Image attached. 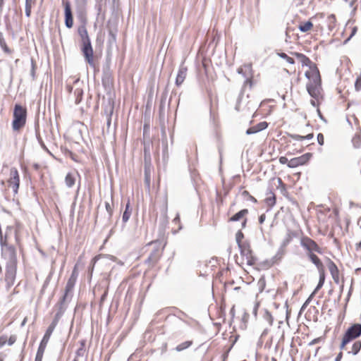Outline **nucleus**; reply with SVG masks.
Returning <instances> with one entry per match:
<instances>
[{"instance_id":"obj_22","label":"nucleus","mask_w":361,"mask_h":361,"mask_svg":"<svg viewBox=\"0 0 361 361\" xmlns=\"http://www.w3.org/2000/svg\"><path fill=\"white\" fill-rule=\"evenodd\" d=\"M296 236V233L293 231H291V230H288L283 241H282V243H281V247H286L291 241L293 239V238H295Z\"/></svg>"},{"instance_id":"obj_17","label":"nucleus","mask_w":361,"mask_h":361,"mask_svg":"<svg viewBox=\"0 0 361 361\" xmlns=\"http://www.w3.org/2000/svg\"><path fill=\"white\" fill-rule=\"evenodd\" d=\"M188 68L184 65H180L176 78V85L180 86L184 82L187 75Z\"/></svg>"},{"instance_id":"obj_7","label":"nucleus","mask_w":361,"mask_h":361,"mask_svg":"<svg viewBox=\"0 0 361 361\" xmlns=\"http://www.w3.org/2000/svg\"><path fill=\"white\" fill-rule=\"evenodd\" d=\"M151 244L154 245V249L145 260V263L154 266L159 260L162 255L163 248H161L159 242H152Z\"/></svg>"},{"instance_id":"obj_48","label":"nucleus","mask_w":361,"mask_h":361,"mask_svg":"<svg viewBox=\"0 0 361 361\" xmlns=\"http://www.w3.org/2000/svg\"><path fill=\"white\" fill-rule=\"evenodd\" d=\"M350 342V341H349V340H348L347 338H345L343 336V339H342V341H341V345H340V349H341V350H346L345 346H346V345H347L348 343H349Z\"/></svg>"},{"instance_id":"obj_32","label":"nucleus","mask_w":361,"mask_h":361,"mask_svg":"<svg viewBox=\"0 0 361 361\" xmlns=\"http://www.w3.org/2000/svg\"><path fill=\"white\" fill-rule=\"evenodd\" d=\"M85 349L83 347H80L76 353L75 357L74 359H78L79 361H82V360H85Z\"/></svg>"},{"instance_id":"obj_18","label":"nucleus","mask_w":361,"mask_h":361,"mask_svg":"<svg viewBox=\"0 0 361 361\" xmlns=\"http://www.w3.org/2000/svg\"><path fill=\"white\" fill-rule=\"evenodd\" d=\"M268 125H269L268 123L266 121L260 122V123H257L256 126L249 128L246 130V134L252 135V134H255L258 132H260V131L266 129L268 127Z\"/></svg>"},{"instance_id":"obj_9","label":"nucleus","mask_w":361,"mask_h":361,"mask_svg":"<svg viewBox=\"0 0 361 361\" xmlns=\"http://www.w3.org/2000/svg\"><path fill=\"white\" fill-rule=\"evenodd\" d=\"M59 321V314L57 315H55L51 323L47 328V331L39 343L40 346H42L44 348L47 347L49 340L53 331H54L56 326H57Z\"/></svg>"},{"instance_id":"obj_5","label":"nucleus","mask_w":361,"mask_h":361,"mask_svg":"<svg viewBox=\"0 0 361 361\" xmlns=\"http://www.w3.org/2000/svg\"><path fill=\"white\" fill-rule=\"evenodd\" d=\"M308 94L317 101L322 98V80L309 81L306 85Z\"/></svg>"},{"instance_id":"obj_25","label":"nucleus","mask_w":361,"mask_h":361,"mask_svg":"<svg viewBox=\"0 0 361 361\" xmlns=\"http://www.w3.org/2000/svg\"><path fill=\"white\" fill-rule=\"evenodd\" d=\"M318 272L319 274V280L317 287L315 288L314 290L312 293L313 295L315 294L320 288H322L325 281L324 269L322 271H318Z\"/></svg>"},{"instance_id":"obj_39","label":"nucleus","mask_w":361,"mask_h":361,"mask_svg":"<svg viewBox=\"0 0 361 361\" xmlns=\"http://www.w3.org/2000/svg\"><path fill=\"white\" fill-rule=\"evenodd\" d=\"M35 2H33V1H25V16L29 18L31 15V9H32V5L35 4Z\"/></svg>"},{"instance_id":"obj_13","label":"nucleus","mask_w":361,"mask_h":361,"mask_svg":"<svg viewBox=\"0 0 361 361\" xmlns=\"http://www.w3.org/2000/svg\"><path fill=\"white\" fill-rule=\"evenodd\" d=\"M307 66L309 67L310 70L305 72V77L309 79L310 81L322 80L319 69L316 64L312 62L311 64L308 65Z\"/></svg>"},{"instance_id":"obj_12","label":"nucleus","mask_w":361,"mask_h":361,"mask_svg":"<svg viewBox=\"0 0 361 361\" xmlns=\"http://www.w3.org/2000/svg\"><path fill=\"white\" fill-rule=\"evenodd\" d=\"M64 6V16H65V25L67 28L70 29L73 25V18L71 11V4L68 1H63Z\"/></svg>"},{"instance_id":"obj_20","label":"nucleus","mask_w":361,"mask_h":361,"mask_svg":"<svg viewBox=\"0 0 361 361\" xmlns=\"http://www.w3.org/2000/svg\"><path fill=\"white\" fill-rule=\"evenodd\" d=\"M68 296L63 295V297L60 299L59 302L56 304V307H58V312L56 313L55 315H57L59 314V319L63 315V312L66 310V300L67 299Z\"/></svg>"},{"instance_id":"obj_62","label":"nucleus","mask_w":361,"mask_h":361,"mask_svg":"<svg viewBox=\"0 0 361 361\" xmlns=\"http://www.w3.org/2000/svg\"><path fill=\"white\" fill-rule=\"evenodd\" d=\"M343 357L342 352H340L335 358V361H341Z\"/></svg>"},{"instance_id":"obj_26","label":"nucleus","mask_w":361,"mask_h":361,"mask_svg":"<svg viewBox=\"0 0 361 361\" xmlns=\"http://www.w3.org/2000/svg\"><path fill=\"white\" fill-rule=\"evenodd\" d=\"M101 258H106V259H110V260L114 261V262L116 260V257L113 256V255H97V256H95L92 259V262H91V263L92 264V269H93L95 263L97 262V261L99 260Z\"/></svg>"},{"instance_id":"obj_56","label":"nucleus","mask_w":361,"mask_h":361,"mask_svg":"<svg viewBox=\"0 0 361 361\" xmlns=\"http://www.w3.org/2000/svg\"><path fill=\"white\" fill-rule=\"evenodd\" d=\"M16 336H11L8 341V345H13L16 342Z\"/></svg>"},{"instance_id":"obj_50","label":"nucleus","mask_w":361,"mask_h":361,"mask_svg":"<svg viewBox=\"0 0 361 361\" xmlns=\"http://www.w3.org/2000/svg\"><path fill=\"white\" fill-rule=\"evenodd\" d=\"M313 296V294L312 293L310 295V296L307 299V300L304 302V304L302 305L301 308H300V312H302L305 310V309L307 307V306L308 305V304L310 303V300H311V298Z\"/></svg>"},{"instance_id":"obj_57","label":"nucleus","mask_w":361,"mask_h":361,"mask_svg":"<svg viewBox=\"0 0 361 361\" xmlns=\"http://www.w3.org/2000/svg\"><path fill=\"white\" fill-rule=\"evenodd\" d=\"M289 160L288 159L287 157H281L279 158V162L281 164H286L288 163Z\"/></svg>"},{"instance_id":"obj_51","label":"nucleus","mask_w":361,"mask_h":361,"mask_svg":"<svg viewBox=\"0 0 361 361\" xmlns=\"http://www.w3.org/2000/svg\"><path fill=\"white\" fill-rule=\"evenodd\" d=\"M31 65H32V68H31L30 75H31L32 79L35 80V63L32 59L31 61Z\"/></svg>"},{"instance_id":"obj_43","label":"nucleus","mask_w":361,"mask_h":361,"mask_svg":"<svg viewBox=\"0 0 361 361\" xmlns=\"http://www.w3.org/2000/svg\"><path fill=\"white\" fill-rule=\"evenodd\" d=\"M279 56L281 58V59H285L288 63H289L290 64H294L295 63V61L293 58L288 56L286 53H279Z\"/></svg>"},{"instance_id":"obj_24","label":"nucleus","mask_w":361,"mask_h":361,"mask_svg":"<svg viewBox=\"0 0 361 361\" xmlns=\"http://www.w3.org/2000/svg\"><path fill=\"white\" fill-rule=\"evenodd\" d=\"M248 214V210L247 209H243L238 212H237L235 214L232 216L229 219V221H238L242 218H243L245 215Z\"/></svg>"},{"instance_id":"obj_30","label":"nucleus","mask_w":361,"mask_h":361,"mask_svg":"<svg viewBox=\"0 0 361 361\" xmlns=\"http://www.w3.org/2000/svg\"><path fill=\"white\" fill-rule=\"evenodd\" d=\"M313 27V24L310 20H308L304 23H301L298 26V29L300 31L302 32H306L309 31Z\"/></svg>"},{"instance_id":"obj_29","label":"nucleus","mask_w":361,"mask_h":361,"mask_svg":"<svg viewBox=\"0 0 361 361\" xmlns=\"http://www.w3.org/2000/svg\"><path fill=\"white\" fill-rule=\"evenodd\" d=\"M192 341H186L178 344L175 349L177 352H180L190 348L192 345Z\"/></svg>"},{"instance_id":"obj_23","label":"nucleus","mask_w":361,"mask_h":361,"mask_svg":"<svg viewBox=\"0 0 361 361\" xmlns=\"http://www.w3.org/2000/svg\"><path fill=\"white\" fill-rule=\"evenodd\" d=\"M293 54L300 60V61L302 63V66H307L308 65H310L312 62L307 56H306L305 54L302 53L298 52H294Z\"/></svg>"},{"instance_id":"obj_16","label":"nucleus","mask_w":361,"mask_h":361,"mask_svg":"<svg viewBox=\"0 0 361 361\" xmlns=\"http://www.w3.org/2000/svg\"><path fill=\"white\" fill-rule=\"evenodd\" d=\"M328 269L336 283H339V271L336 264L331 259H329Z\"/></svg>"},{"instance_id":"obj_64","label":"nucleus","mask_w":361,"mask_h":361,"mask_svg":"<svg viewBox=\"0 0 361 361\" xmlns=\"http://www.w3.org/2000/svg\"><path fill=\"white\" fill-rule=\"evenodd\" d=\"M1 346H2V345H4L6 343L7 336H1Z\"/></svg>"},{"instance_id":"obj_34","label":"nucleus","mask_w":361,"mask_h":361,"mask_svg":"<svg viewBox=\"0 0 361 361\" xmlns=\"http://www.w3.org/2000/svg\"><path fill=\"white\" fill-rule=\"evenodd\" d=\"M129 202L127 203L126 206V209L123 214V216H122V221L125 224L126 223L129 219H130V216L131 215V211L129 210Z\"/></svg>"},{"instance_id":"obj_27","label":"nucleus","mask_w":361,"mask_h":361,"mask_svg":"<svg viewBox=\"0 0 361 361\" xmlns=\"http://www.w3.org/2000/svg\"><path fill=\"white\" fill-rule=\"evenodd\" d=\"M65 183L68 188H72L75 183V178L72 173H68L65 178Z\"/></svg>"},{"instance_id":"obj_63","label":"nucleus","mask_w":361,"mask_h":361,"mask_svg":"<svg viewBox=\"0 0 361 361\" xmlns=\"http://www.w3.org/2000/svg\"><path fill=\"white\" fill-rule=\"evenodd\" d=\"M313 133H309L308 135L303 136L304 140H311L313 138Z\"/></svg>"},{"instance_id":"obj_60","label":"nucleus","mask_w":361,"mask_h":361,"mask_svg":"<svg viewBox=\"0 0 361 361\" xmlns=\"http://www.w3.org/2000/svg\"><path fill=\"white\" fill-rule=\"evenodd\" d=\"M112 113H113V108H111V111H110V114H109V115L108 116V118H107V125H108L109 126H110V124H111Z\"/></svg>"},{"instance_id":"obj_36","label":"nucleus","mask_w":361,"mask_h":361,"mask_svg":"<svg viewBox=\"0 0 361 361\" xmlns=\"http://www.w3.org/2000/svg\"><path fill=\"white\" fill-rule=\"evenodd\" d=\"M240 195L243 197L244 200H250V201H252L253 202H257V200L253 197L252 196L250 192L247 190H243L240 192Z\"/></svg>"},{"instance_id":"obj_42","label":"nucleus","mask_w":361,"mask_h":361,"mask_svg":"<svg viewBox=\"0 0 361 361\" xmlns=\"http://www.w3.org/2000/svg\"><path fill=\"white\" fill-rule=\"evenodd\" d=\"M264 318L267 322L269 325L271 326L273 324L274 319L272 317V315L271 314V313L269 311H267V310L265 311V313L264 314Z\"/></svg>"},{"instance_id":"obj_10","label":"nucleus","mask_w":361,"mask_h":361,"mask_svg":"<svg viewBox=\"0 0 361 361\" xmlns=\"http://www.w3.org/2000/svg\"><path fill=\"white\" fill-rule=\"evenodd\" d=\"M107 29H108V44L109 46H112L116 44V36L118 32L117 25L114 21L109 20L107 22Z\"/></svg>"},{"instance_id":"obj_45","label":"nucleus","mask_w":361,"mask_h":361,"mask_svg":"<svg viewBox=\"0 0 361 361\" xmlns=\"http://www.w3.org/2000/svg\"><path fill=\"white\" fill-rule=\"evenodd\" d=\"M244 238V235L241 231H238L235 234V240L238 244V246L240 244H243L242 239Z\"/></svg>"},{"instance_id":"obj_44","label":"nucleus","mask_w":361,"mask_h":361,"mask_svg":"<svg viewBox=\"0 0 361 361\" xmlns=\"http://www.w3.org/2000/svg\"><path fill=\"white\" fill-rule=\"evenodd\" d=\"M105 208L109 214V219H111L113 214V205L111 204L109 202H105Z\"/></svg>"},{"instance_id":"obj_46","label":"nucleus","mask_w":361,"mask_h":361,"mask_svg":"<svg viewBox=\"0 0 361 361\" xmlns=\"http://www.w3.org/2000/svg\"><path fill=\"white\" fill-rule=\"evenodd\" d=\"M355 89L357 92H359L361 90V73L356 78V80L355 82Z\"/></svg>"},{"instance_id":"obj_37","label":"nucleus","mask_w":361,"mask_h":361,"mask_svg":"<svg viewBox=\"0 0 361 361\" xmlns=\"http://www.w3.org/2000/svg\"><path fill=\"white\" fill-rule=\"evenodd\" d=\"M46 348L39 345L35 361H42L43 355Z\"/></svg>"},{"instance_id":"obj_6","label":"nucleus","mask_w":361,"mask_h":361,"mask_svg":"<svg viewBox=\"0 0 361 361\" xmlns=\"http://www.w3.org/2000/svg\"><path fill=\"white\" fill-rule=\"evenodd\" d=\"M8 187L11 188L14 193L16 195L18 191L20 185V177L18 171L16 168H11L9 171V177L7 180Z\"/></svg>"},{"instance_id":"obj_41","label":"nucleus","mask_w":361,"mask_h":361,"mask_svg":"<svg viewBox=\"0 0 361 361\" xmlns=\"http://www.w3.org/2000/svg\"><path fill=\"white\" fill-rule=\"evenodd\" d=\"M76 8L77 9L82 11L85 9L86 4H87V0H75Z\"/></svg>"},{"instance_id":"obj_40","label":"nucleus","mask_w":361,"mask_h":361,"mask_svg":"<svg viewBox=\"0 0 361 361\" xmlns=\"http://www.w3.org/2000/svg\"><path fill=\"white\" fill-rule=\"evenodd\" d=\"M53 274H54V271H51L49 272V274H48V276H47V278L43 283L42 288V290H41L42 293H43L44 291V290L46 289V288L48 286L49 283H50V281L51 280Z\"/></svg>"},{"instance_id":"obj_21","label":"nucleus","mask_w":361,"mask_h":361,"mask_svg":"<svg viewBox=\"0 0 361 361\" xmlns=\"http://www.w3.org/2000/svg\"><path fill=\"white\" fill-rule=\"evenodd\" d=\"M75 282L76 276H71L66 283L64 295L68 296L69 293H71L73 291V288L75 285Z\"/></svg>"},{"instance_id":"obj_4","label":"nucleus","mask_w":361,"mask_h":361,"mask_svg":"<svg viewBox=\"0 0 361 361\" xmlns=\"http://www.w3.org/2000/svg\"><path fill=\"white\" fill-rule=\"evenodd\" d=\"M300 245L306 252V255L311 252L323 253L322 249L319 245L308 236H302L300 240Z\"/></svg>"},{"instance_id":"obj_55","label":"nucleus","mask_w":361,"mask_h":361,"mask_svg":"<svg viewBox=\"0 0 361 361\" xmlns=\"http://www.w3.org/2000/svg\"><path fill=\"white\" fill-rule=\"evenodd\" d=\"M317 141H318V143H319L320 145H324V137L323 134H322V133H319V134L317 135Z\"/></svg>"},{"instance_id":"obj_61","label":"nucleus","mask_w":361,"mask_h":361,"mask_svg":"<svg viewBox=\"0 0 361 361\" xmlns=\"http://www.w3.org/2000/svg\"><path fill=\"white\" fill-rule=\"evenodd\" d=\"M319 101H317L316 99H311L310 100V104L314 106V107H318L319 106V103H318Z\"/></svg>"},{"instance_id":"obj_19","label":"nucleus","mask_w":361,"mask_h":361,"mask_svg":"<svg viewBox=\"0 0 361 361\" xmlns=\"http://www.w3.org/2000/svg\"><path fill=\"white\" fill-rule=\"evenodd\" d=\"M310 261L315 265L318 271L324 269V264L320 259L315 255V252H311L307 255Z\"/></svg>"},{"instance_id":"obj_49","label":"nucleus","mask_w":361,"mask_h":361,"mask_svg":"<svg viewBox=\"0 0 361 361\" xmlns=\"http://www.w3.org/2000/svg\"><path fill=\"white\" fill-rule=\"evenodd\" d=\"M37 140H38L40 146L42 147V148L44 150H45L46 152H47L48 153L51 154L50 152L49 151L48 148L47 147V146L44 143L42 139L39 136H37Z\"/></svg>"},{"instance_id":"obj_8","label":"nucleus","mask_w":361,"mask_h":361,"mask_svg":"<svg viewBox=\"0 0 361 361\" xmlns=\"http://www.w3.org/2000/svg\"><path fill=\"white\" fill-rule=\"evenodd\" d=\"M240 253L243 257H245L248 265H252L255 263L256 258L254 257L252 250H251L250 243L243 242V244L238 245Z\"/></svg>"},{"instance_id":"obj_35","label":"nucleus","mask_w":361,"mask_h":361,"mask_svg":"<svg viewBox=\"0 0 361 361\" xmlns=\"http://www.w3.org/2000/svg\"><path fill=\"white\" fill-rule=\"evenodd\" d=\"M74 94L75 95V103L76 104H78L81 102V100H82V94H83V91L80 88H76L74 90Z\"/></svg>"},{"instance_id":"obj_54","label":"nucleus","mask_w":361,"mask_h":361,"mask_svg":"<svg viewBox=\"0 0 361 361\" xmlns=\"http://www.w3.org/2000/svg\"><path fill=\"white\" fill-rule=\"evenodd\" d=\"M173 223L178 224V230H180L182 228V226L180 224V216H179V214H176V217L173 220Z\"/></svg>"},{"instance_id":"obj_33","label":"nucleus","mask_w":361,"mask_h":361,"mask_svg":"<svg viewBox=\"0 0 361 361\" xmlns=\"http://www.w3.org/2000/svg\"><path fill=\"white\" fill-rule=\"evenodd\" d=\"M264 201L267 206L272 207L276 204L275 195L273 192H270L269 196L267 197Z\"/></svg>"},{"instance_id":"obj_2","label":"nucleus","mask_w":361,"mask_h":361,"mask_svg":"<svg viewBox=\"0 0 361 361\" xmlns=\"http://www.w3.org/2000/svg\"><path fill=\"white\" fill-rule=\"evenodd\" d=\"M78 33L80 37V49L85 58V61L91 67H94L93 49L86 26L85 25H80L78 28Z\"/></svg>"},{"instance_id":"obj_31","label":"nucleus","mask_w":361,"mask_h":361,"mask_svg":"<svg viewBox=\"0 0 361 361\" xmlns=\"http://www.w3.org/2000/svg\"><path fill=\"white\" fill-rule=\"evenodd\" d=\"M361 349V341H356L352 345L351 350L348 351V353L353 355H357Z\"/></svg>"},{"instance_id":"obj_52","label":"nucleus","mask_w":361,"mask_h":361,"mask_svg":"<svg viewBox=\"0 0 361 361\" xmlns=\"http://www.w3.org/2000/svg\"><path fill=\"white\" fill-rule=\"evenodd\" d=\"M148 153L150 155L149 148V147L145 146V147H144L145 163H146V161H148V160H149Z\"/></svg>"},{"instance_id":"obj_3","label":"nucleus","mask_w":361,"mask_h":361,"mask_svg":"<svg viewBox=\"0 0 361 361\" xmlns=\"http://www.w3.org/2000/svg\"><path fill=\"white\" fill-rule=\"evenodd\" d=\"M27 111L20 104H16L13 111V120L12 122V128L14 131H18L23 128L26 123Z\"/></svg>"},{"instance_id":"obj_38","label":"nucleus","mask_w":361,"mask_h":361,"mask_svg":"<svg viewBox=\"0 0 361 361\" xmlns=\"http://www.w3.org/2000/svg\"><path fill=\"white\" fill-rule=\"evenodd\" d=\"M352 143L355 148H359L361 146V136L360 135H355L352 139Z\"/></svg>"},{"instance_id":"obj_47","label":"nucleus","mask_w":361,"mask_h":361,"mask_svg":"<svg viewBox=\"0 0 361 361\" xmlns=\"http://www.w3.org/2000/svg\"><path fill=\"white\" fill-rule=\"evenodd\" d=\"M1 48L3 49L4 51L8 54H10L12 53V50L8 48V47L6 44L1 39Z\"/></svg>"},{"instance_id":"obj_1","label":"nucleus","mask_w":361,"mask_h":361,"mask_svg":"<svg viewBox=\"0 0 361 361\" xmlns=\"http://www.w3.org/2000/svg\"><path fill=\"white\" fill-rule=\"evenodd\" d=\"M1 254L7 260L6 264L5 281L7 288H9L13 285L16 276V252L13 246L4 245L1 241Z\"/></svg>"},{"instance_id":"obj_59","label":"nucleus","mask_w":361,"mask_h":361,"mask_svg":"<svg viewBox=\"0 0 361 361\" xmlns=\"http://www.w3.org/2000/svg\"><path fill=\"white\" fill-rule=\"evenodd\" d=\"M167 205H168L167 196L164 195V209L165 211L167 210Z\"/></svg>"},{"instance_id":"obj_53","label":"nucleus","mask_w":361,"mask_h":361,"mask_svg":"<svg viewBox=\"0 0 361 361\" xmlns=\"http://www.w3.org/2000/svg\"><path fill=\"white\" fill-rule=\"evenodd\" d=\"M290 137L295 140L302 141L304 140V137L302 135H300L298 134H291L290 135Z\"/></svg>"},{"instance_id":"obj_14","label":"nucleus","mask_w":361,"mask_h":361,"mask_svg":"<svg viewBox=\"0 0 361 361\" xmlns=\"http://www.w3.org/2000/svg\"><path fill=\"white\" fill-rule=\"evenodd\" d=\"M311 157L312 154L310 153H306L300 157L293 158L289 160L288 166L289 168H295L299 166L305 164Z\"/></svg>"},{"instance_id":"obj_28","label":"nucleus","mask_w":361,"mask_h":361,"mask_svg":"<svg viewBox=\"0 0 361 361\" xmlns=\"http://www.w3.org/2000/svg\"><path fill=\"white\" fill-rule=\"evenodd\" d=\"M102 82L104 87H109L112 85V78L111 74L109 72L104 73Z\"/></svg>"},{"instance_id":"obj_58","label":"nucleus","mask_w":361,"mask_h":361,"mask_svg":"<svg viewBox=\"0 0 361 361\" xmlns=\"http://www.w3.org/2000/svg\"><path fill=\"white\" fill-rule=\"evenodd\" d=\"M265 219H266V216L264 214H262V215H260L259 217V224H263L264 222Z\"/></svg>"},{"instance_id":"obj_11","label":"nucleus","mask_w":361,"mask_h":361,"mask_svg":"<svg viewBox=\"0 0 361 361\" xmlns=\"http://www.w3.org/2000/svg\"><path fill=\"white\" fill-rule=\"evenodd\" d=\"M361 335V324H354L350 326L344 334V337L352 341Z\"/></svg>"},{"instance_id":"obj_15","label":"nucleus","mask_w":361,"mask_h":361,"mask_svg":"<svg viewBox=\"0 0 361 361\" xmlns=\"http://www.w3.org/2000/svg\"><path fill=\"white\" fill-rule=\"evenodd\" d=\"M148 161H146L145 163V170H144V174H145V184L148 190L150 188V183H151V172L152 170V166L151 164V157H149V154H148Z\"/></svg>"}]
</instances>
